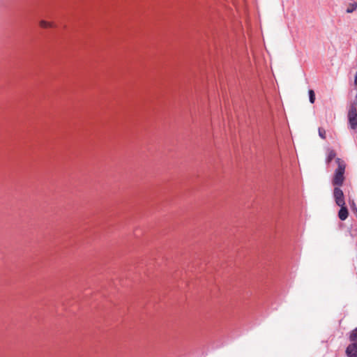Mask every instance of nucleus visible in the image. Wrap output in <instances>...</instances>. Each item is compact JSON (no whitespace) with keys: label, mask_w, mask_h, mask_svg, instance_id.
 Returning a JSON list of instances; mask_svg holds the SVG:
<instances>
[{"label":"nucleus","mask_w":357,"mask_h":357,"mask_svg":"<svg viewBox=\"0 0 357 357\" xmlns=\"http://www.w3.org/2000/svg\"><path fill=\"white\" fill-rule=\"evenodd\" d=\"M333 195H334V198H335V203L337 204V205H338V206L345 205L344 194H343L342 190L340 188H339L337 187L335 188Z\"/></svg>","instance_id":"1"},{"label":"nucleus","mask_w":357,"mask_h":357,"mask_svg":"<svg viewBox=\"0 0 357 357\" xmlns=\"http://www.w3.org/2000/svg\"><path fill=\"white\" fill-rule=\"evenodd\" d=\"M349 121L352 129L357 127V111L355 108H351L348 114Z\"/></svg>","instance_id":"2"},{"label":"nucleus","mask_w":357,"mask_h":357,"mask_svg":"<svg viewBox=\"0 0 357 357\" xmlns=\"http://www.w3.org/2000/svg\"><path fill=\"white\" fill-rule=\"evenodd\" d=\"M346 354L349 357H357V342L350 344L346 349Z\"/></svg>","instance_id":"3"},{"label":"nucleus","mask_w":357,"mask_h":357,"mask_svg":"<svg viewBox=\"0 0 357 357\" xmlns=\"http://www.w3.org/2000/svg\"><path fill=\"white\" fill-rule=\"evenodd\" d=\"M344 180V174H339V173L335 172L333 184L334 185H341L343 183Z\"/></svg>","instance_id":"4"},{"label":"nucleus","mask_w":357,"mask_h":357,"mask_svg":"<svg viewBox=\"0 0 357 357\" xmlns=\"http://www.w3.org/2000/svg\"><path fill=\"white\" fill-rule=\"evenodd\" d=\"M336 162L337 163V168L336 169L335 172L339 173V174H344L345 170L344 162L340 158H337Z\"/></svg>","instance_id":"5"},{"label":"nucleus","mask_w":357,"mask_h":357,"mask_svg":"<svg viewBox=\"0 0 357 357\" xmlns=\"http://www.w3.org/2000/svg\"><path fill=\"white\" fill-rule=\"evenodd\" d=\"M340 206V210L339 211V213H338V217L341 220H344L348 217V215H349L348 210H347V207L345 206V205Z\"/></svg>","instance_id":"6"},{"label":"nucleus","mask_w":357,"mask_h":357,"mask_svg":"<svg viewBox=\"0 0 357 357\" xmlns=\"http://www.w3.org/2000/svg\"><path fill=\"white\" fill-rule=\"evenodd\" d=\"M357 9V1L355 3H351L348 5L346 12L347 13H352L354 10Z\"/></svg>","instance_id":"7"},{"label":"nucleus","mask_w":357,"mask_h":357,"mask_svg":"<svg viewBox=\"0 0 357 357\" xmlns=\"http://www.w3.org/2000/svg\"><path fill=\"white\" fill-rule=\"evenodd\" d=\"M39 24L42 28H45V29L50 28V27L53 26V24L52 22H47L45 20H40L39 22Z\"/></svg>","instance_id":"8"},{"label":"nucleus","mask_w":357,"mask_h":357,"mask_svg":"<svg viewBox=\"0 0 357 357\" xmlns=\"http://www.w3.org/2000/svg\"><path fill=\"white\" fill-rule=\"evenodd\" d=\"M349 340L351 342L357 341V327L351 332L349 335Z\"/></svg>","instance_id":"9"},{"label":"nucleus","mask_w":357,"mask_h":357,"mask_svg":"<svg viewBox=\"0 0 357 357\" xmlns=\"http://www.w3.org/2000/svg\"><path fill=\"white\" fill-rule=\"evenodd\" d=\"M309 93V99L310 102L312 104L315 101V93L314 91L312 89H310L308 91Z\"/></svg>","instance_id":"10"},{"label":"nucleus","mask_w":357,"mask_h":357,"mask_svg":"<svg viewBox=\"0 0 357 357\" xmlns=\"http://www.w3.org/2000/svg\"><path fill=\"white\" fill-rule=\"evenodd\" d=\"M335 157V153L334 151H330L327 157V162H331Z\"/></svg>","instance_id":"11"},{"label":"nucleus","mask_w":357,"mask_h":357,"mask_svg":"<svg viewBox=\"0 0 357 357\" xmlns=\"http://www.w3.org/2000/svg\"><path fill=\"white\" fill-rule=\"evenodd\" d=\"M319 135L322 139L326 138V131L324 129L319 128Z\"/></svg>","instance_id":"12"},{"label":"nucleus","mask_w":357,"mask_h":357,"mask_svg":"<svg viewBox=\"0 0 357 357\" xmlns=\"http://www.w3.org/2000/svg\"><path fill=\"white\" fill-rule=\"evenodd\" d=\"M355 84L357 86V72L355 76Z\"/></svg>","instance_id":"13"}]
</instances>
